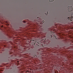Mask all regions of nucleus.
Here are the masks:
<instances>
[{"instance_id": "obj_1", "label": "nucleus", "mask_w": 73, "mask_h": 73, "mask_svg": "<svg viewBox=\"0 0 73 73\" xmlns=\"http://www.w3.org/2000/svg\"><path fill=\"white\" fill-rule=\"evenodd\" d=\"M68 12H70L71 11H72L73 8L72 7V6H68Z\"/></svg>"}, {"instance_id": "obj_2", "label": "nucleus", "mask_w": 73, "mask_h": 73, "mask_svg": "<svg viewBox=\"0 0 73 73\" xmlns=\"http://www.w3.org/2000/svg\"><path fill=\"white\" fill-rule=\"evenodd\" d=\"M71 17H68V19H69V20L70 19V21H72V18H73V14H71Z\"/></svg>"}, {"instance_id": "obj_3", "label": "nucleus", "mask_w": 73, "mask_h": 73, "mask_svg": "<svg viewBox=\"0 0 73 73\" xmlns=\"http://www.w3.org/2000/svg\"><path fill=\"white\" fill-rule=\"evenodd\" d=\"M54 0H49L50 2H52V1H53Z\"/></svg>"}, {"instance_id": "obj_4", "label": "nucleus", "mask_w": 73, "mask_h": 73, "mask_svg": "<svg viewBox=\"0 0 73 73\" xmlns=\"http://www.w3.org/2000/svg\"><path fill=\"white\" fill-rule=\"evenodd\" d=\"M47 13H45L46 15H48V11L46 12Z\"/></svg>"}, {"instance_id": "obj_5", "label": "nucleus", "mask_w": 73, "mask_h": 73, "mask_svg": "<svg viewBox=\"0 0 73 73\" xmlns=\"http://www.w3.org/2000/svg\"><path fill=\"white\" fill-rule=\"evenodd\" d=\"M36 44L38 45V44H39V43H38V42H37V43H36Z\"/></svg>"}, {"instance_id": "obj_6", "label": "nucleus", "mask_w": 73, "mask_h": 73, "mask_svg": "<svg viewBox=\"0 0 73 73\" xmlns=\"http://www.w3.org/2000/svg\"><path fill=\"white\" fill-rule=\"evenodd\" d=\"M42 23H44V21H43L42 22Z\"/></svg>"}, {"instance_id": "obj_7", "label": "nucleus", "mask_w": 73, "mask_h": 73, "mask_svg": "<svg viewBox=\"0 0 73 73\" xmlns=\"http://www.w3.org/2000/svg\"><path fill=\"white\" fill-rule=\"evenodd\" d=\"M3 27V26H1V27L2 28V27Z\"/></svg>"}, {"instance_id": "obj_8", "label": "nucleus", "mask_w": 73, "mask_h": 73, "mask_svg": "<svg viewBox=\"0 0 73 73\" xmlns=\"http://www.w3.org/2000/svg\"><path fill=\"white\" fill-rule=\"evenodd\" d=\"M69 24H70H70H71V23H70Z\"/></svg>"}, {"instance_id": "obj_9", "label": "nucleus", "mask_w": 73, "mask_h": 73, "mask_svg": "<svg viewBox=\"0 0 73 73\" xmlns=\"http://www.w3.org/2000/svg\"><path fill=\"white\" fill-rule=\"evenodd\" d=\"M71 23H72V22H71Z\"/></svg>"}, {"instance_id": "obj_10", "label": "nucleus", "mask_w": 73, "mask_h": 73, "mask_svg": "<svg viewBox=\"0 0 73 73\" xmlns=\"http://www.w3.org/2000/svg\"><path fill=\"white\" fill-rule=\"evenodd\" d=\"M56 39H57L56 38Z\"/></svg>"}, {"instance_id": "obj_11", "label": "nucleus", "mask_w": 73, "mask_h": 73, "mask_svg": "<svg viewBox=\"0 0 73 73\" xmlns=\"http://www.w3.org/2000/svg\"><path fill=\"white\" fill-rule=\"evenodd\" d=\"M51 36H52V35H51Z\"/></svg>"}, {"instance_id": "obj_12", "label": "nucleus", "mask_w": 73, "mask_h": 73, "mask_svg": "<svg viewBox=\"0 0 73 73\" xmlns=\"http://www.w3.org/2000/svg\"><path fill=\"white\" fill-rule=\"evenodd\" d=\"M32 40H31V41H32Z\"/></svg>"}, {"instance_id": "obj_13", "label": "nucleus", "mask_w": 73, "mask_h": 73, "mask_svg": "<svg viewBox=\"0 0 73 73\" xmlns=\"http://www.w3.org/2000/svg\"><path fill=\"white\" fill-rule=\"evenodd\" d=\"M57 72L58 73V72Z\"/></svg>"}]
</instances>
